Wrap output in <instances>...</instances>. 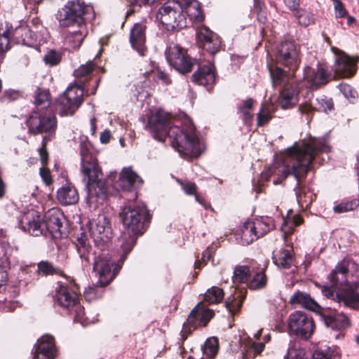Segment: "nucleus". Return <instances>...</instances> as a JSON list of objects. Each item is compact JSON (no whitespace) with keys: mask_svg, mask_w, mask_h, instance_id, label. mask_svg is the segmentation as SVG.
I'll use <instances>...</instances> for the list:
<instances>
[{"mask_svg":"<svg viewBox=\"0 0 359 359\" xmlns=\"http://www.w3.org/2000/svg\"><path fill=\"white\" fill-rule=\"evenodd\" d=\"M328 150L329 147L323 141L316 138H311L301 144L295 143L282 154L280 165L277 166L275 163L267 171L261 174L259 184L264 185V181H268L273 174L278 176L273 180L274 184H280L289 175H293L299 182V179L304 177L309 172L316 154Z\"/></svg>","mask_w":359,"mask_h":359,"instance_id":"obj_1","label":"nucleus"},{"mask_svg":"<svg viewBox=\"0 0 359 359\" xmlns=\"http://www.w3.org/2000/svg\"><path fill=\"white\" fill-rule=\"evenodd\" d=\"M146 129L158 141L163 142L169 137L172 146L184 158L197 157L201 154V147L193 124L189 122L186 129H182L173 125L171 115L163 110L158 109L150 115Z\"/></svg>","mask_w":359,"mask_h":359,"instance_id":"obj_2","label":"nucleus"},{"mask_svg":"<svg viewBox=\"0 0 359 359\" xmlns=\"http://www.w3.org/2000/svg\"><path fill=\"white\" fill-rule=\"evenodd\" d=\"M89 143L80 145L81 172L87 189L89 206L97 208L107 198L105 182L102 180V172L96 158L90 152Z\"/></svg>","mask_w":359,"mask_h":359,"instance_id":"obj_3","label":"nucleus"},{"mask_svg":"<svg viewBox=\"0 0 359 359\" xmlns=\"http://www.w3.org/2000/svg\"><path fill=\"white\" fill-rule=\"evenodd\" d=\"M120 217L126 231L118 239L122 250L120 262L123 263L126 255L133 248L137 236L142 235L147 229L150 215L144 205H126L123 207Z\"/></svg>","mask_w":359,"mask_h":359,"instance_id":"obj_4","label":"nucleus"},{"mask_svg":"<svg viewBox=\"0 0 359 359\" xmlns=\"http://www.w3.org/2000/svg\"><path fill=\"white\" fill-rule=\"evenodd\" d=\"M62 214L57 209L49 210L41 218L39 212L34 208H26L18 217V225L24 231L34 236L46 235L48 232L53 236L60 232Z\"/></svg>","mask_w":359,"mask_h":359,"instance_id":"obj_5","label":"nucleus"},{"mask_svg":"<svg viewBox=\"0 0 359 359\" xmlns=\"http://www.w3.org/2000/svg\"><path fill=\"white\" fill-rule=\"evenodd\" d=\"M115 261L112 260L109 255L102 252L95 256L93 271L99 278L97 284L94 287H89L84 291V297L88 302L101 297L102 287L109 284L115 277L121 268L119 263L114 264Z\"/></svg>","mask_w":359,"mask_h":359,"instance_id":"obj_6","label":"nucleus"},{"mask_svg":"<svg viewBox=\"0 0 359 359\" xmlns=\"http://www.w3.org/2000/svg\"><path fill=\"white\" fill-rule=\"evenodd\" d=\"M93 18L94 12L92 6L74 1H68L58 11L57 16L61 26L72 27L76 25L78 27L86 25L85 21Z\"/></svg>","mask_w":359,"mask_h":359,"instance_id":"obj_7","label":"nucleus"},{"mask_svg":"<svg viewBox=\"0 0 359 359\" xmlns=\"http://www.w3.org/2000/svg\"><path fill=\"white\" fill-rule=\"evenodd\" d=\"M330 285H324L337 292H341L351 283L359 280V264L350 260L339 263L328 276Z\"/></svg>","mask_w":359,"mask_h":359,"instance_id":"obj_8","label":"nucleus"},{"mask_svg":"<svg viewBox=\"0 0 359 359\" xmlns=\"http://www.w3.org/2000/svg\"><path fill=\"white\" fill-rule=\"evenodd\" d=\"M156 18L168 30L182 29L187 25L185 15L183 13L182 4L175 0H170L165 3L158 9Z\"/></svg>","mask_w":359,"mask_h":359,"instance_id":"obj_9","label":"nucleus"},{"mask_svg":"<svg viewBox=\"0 0 359 359\" xmlns=\"http://www.w3.org/2000/svg\"><path fill=\"white\" fill-rule=\"evenodd\" d=\"M321 291L328 299L342 302L345 306L355 309H359V280L351 283L346 289L336 294L335 291L327 287H324Z\"/></svg>","mask_w":359,"mask_h":359,"instance_id":"obj_10","label":"nucleus"},{"mask_svg":"<svg viewBox=\"0 0 359 359\" xmlns=\"http://www.w3.org/2000/svg\"><path fill=\"white\" fill-rule=\"evenodd\" d=\"M83 88L79 85L69 86L58 99L62 115H72L83 102Z\"/></svg>","mask_w":359,"mask_h":359,"instance_id":"obj_11","label":"nucleus"},{"mask_svg":"<svg viewBox=\"0 0 359 359\" xmlns=\"http://www.w3.org/2000/svg\"><path fill=\"white\" fill-rule=\"evenodd\" d=\"M27 126L32 134L46 133L50 135L55 132L57 121L53 114L44 115L41 111H34L27 120Z\"/></svg>","mask_w":359,"mask_h":359,"instance_id":"obj_12","label":"nucleus"},{"mask_svg":"<svg viewBox=\"0 0 359 359\" xmlns=\"http://www.w3.org/2000/svg\"><path fill=\"white\" fill-rule=\"evenodd\" d=\"M262 329L253 334V337H243L241 339V346L243 359H254L260 355L265 348V344L270 341L271 335L266 334L261 338Z\"/></svg>","mask_w":359,"mask_h":359,"instance_id":"obj_13","label":"nucleus"},{"mask_svg":"<svg viewBox=\"0 0 359 359\" xmlns=\"http://www.w3.org/2000/svg\"><path fill=\"white\" fill-rule=\"evenodd\" d=\"M213 316V311L206 309L203 303H198L190 313L187 323L184 324L181 332L183 340L187 338L188 334L191 333V328L194 330L198 325H206Z\"/></svg>","mask_w":359,"mask_h":359,"instance_id":"obj_14","label":"nucleus"},{"mask_svg":"<svg viewBox=\"0 0 359 359\" xmlns=\"http://www.w3.org/2000/svg\"><path fill=\"white\" fill-rule=\"evenodd\" d=\"M165 56L170 65L182 74L191 72L195 62L187 55L184 50L175 44L170 45L167 48Z\"/></svg>","mask_w":359,"mask_h":359,"instance_id":"obj_15","label":"nucleus"},{"mask_svg":"<svg viewBox=\"0 0 359 359\" xmlns=\"http://www.w3.org/2000/svg\"><path fill=\"white\" fill-rule=\"evenodd\" d=\"M288 326L290 332L302 338L308 339L313 334V319L302 311H295L290 315Z\"/></svg>","mask_w":359,"mask_h":359,"instance_id":"obj_16","label":"nucleus"},{"mask_svg":"<svg viewBox=\"0 0 359 359\" xmlns=\"http://www.w3.org/2000/svg\"><path fill=\"white\" fill-rule=\"evenodd\" d=\"M88 229L95 243H106L111 237V224L104 214H99L88 222Z\"/></svg>","mask_w":359,"mask_h":359,"instance_id":"obj_17","label":"nucleus"},{"mask_svg":"<svg viewBox=\"0 0 359 359\" xmlns=\"http://www.w3.org/2000/svg\"><path fill=\"white\" fill-rule=\"evenodd\" d=\"M276 60L278 62L290 67L294 72L299 62L298 50L292 41H284L278 48Z\"/></svg>","mask_w":359,"mask_h":359,"instance_id":"obj_18","label":"nucleus"},{"mask_svg":"<svg viewBox=\"0 0 359 359\" xmlns=\"http://www.w3.org/2000/svg\"><path fill=\"white\" fill-rule=\"evenodd\" d=\"M335 62L333 70L337 76L349 78L353 76L356 72V62L343 52L337 50Z\"/></svg>","mask_w":359,"mask_h":359,"instance_id":"obj_19","label":"nucleus"},{"mask_svg":"<svg viewBox=\"0 0 359 359\" xmlns=\"http://www.w3.org/2000/svg\"><path fill=\"white\" fill-rule=\"evenodd\" d=\"M192 81L210 90L215 81V67L211 63L199 65L197 71L191 76Z\"/></svg>","mask_w":359,"mask_h":359,"instance_id":"obj_20","label":"nucleus"},{"mask_svg":"<svg viewBox=\"0 0 359 359\" xmlns=\"http://www.w3.org/2000/svg\"><path fill=\"white\" fill-rule=\"evenodd\" d=\"M197 37L205 50L211 54H215L218 51L221 41L219 36L208 27H201L197 32Z\"/></svg>","mask_w":359,"mask_h":359,"instance_id":"obj_21","label":"nucleus"},{"mask_svg":"<svg viewBox=\"0 0 359 359\" xmlns=\"http://www.w3.org/2000/svg\"><path fill=\"white\" fill-rule=\"evenodd\" d=\"M145 29L146 26L143 23H135L130 34V42L132 47L141 55H144L146 51Z\"/></svg>","mask_w":359,"mask_h":359,"instance_id":"obj_22","label":"nucleus"},{"mask_svg":"<svg viewBox=\"0 0 359 359\" xmlns=\"http://www.w3.org/2000/svg\"><path fill=\"white\" fill-rule=\"evenodd\" d=\"M329 79L330 74L322 66H318L316 69L310 67L304 69V79L306 80L312 88L326 84Z\"/></svg>","mask_w":359,"mask_h":359,"instance_id":"obj_23","label":"nucleus"},{"mask_svg":"<svg viewBox=\"0 0 359 359\" xmlns=\"http://www.w3.org/2000/svg\"><path fill=\"white\" fill-rule=\"evenodd\" d=\"M142 184V180L130 168H123L120 173L116 186L123 190H130Z\"/></svg>","mask_w":359,"mask_h":359,"instance_id":"obj_24","label":"nucleus"},{"mask_svg":"<svg viewBox=\"0 0 359 359\" xmlns=\"http://www.w3.org/2000/svg\"><path fill=\"white\" fill-rule=\"evenodd\" d=\"M11 34L16 43L27 46H34L37 40L36 34L32 33L27 25H20L11 30Z\"/></svg>","mask_w":359,"mask_h":359,"instance_id":"obj_25","label":"nucleus"},{"mask_svg":"<svg viewBox=\"0 0 359 359\" xmlns=\"http://www.w3.org/2000/svg\"><path fill=\"white\" fill-rule=\"evenodd\" d=\"M55 301L61 306L67 309L74 307L79 303L78 295L75 292H71L63 285H60L55 293Z\"/></svg>","mask_w":359,"mask_h":359,"instance_id":"obj_26","label":"nucleus"},{"mask_svg":"<svg viewBox=\"0 0 359 359\" xmlns=\"http://www.w3.org/2000/svg\"><path fill=\"white\" fill-rule=\"evenodd\" d=\"M57 198L62 205H69L78 202L79 194L75 187L67 183L58 189Z\"/></svg>","mask_w":359,"mask_h":359,"instance_id":"obj_27","label":"nucleus"},{"mask_svg":"<svg viewBox=\"0 0 359 359\" xmlns=\"http://www.w3.org/2000/svg\"><path fill=\"white\" fill-rule=\"evenodd\" d=\"M290 302L292 305H300L313 311L317 312L320 310L319 304L306 292H296L290 297Z\"/></svg>","mask_w":359,"mask_h":359,"instance_id":"obj_28","label":"nucleus"},{"mask_svg":"<svg viewBox=\"0 0 359 359\" xmlns=\"http://www.w3.org/2000/svg\"><path fill=\"white\" fill-rule=\"evenodd\" d=\"M299 90L292 86H285L280 92L279 103L283 109H288L298 102Z\"/></svg>","mask_w":359,"mask_h":359,"instance_id":"obj_29","label":"nucleus"},{"mask_svg":"<svg viewBox=\"0 0 359 359\" xmlns=\"http://www.w3.org/2000/svg\"><path fill=\"white\" fill-rule=\"evenodd\" d=\"M324 321L327 327H329L332 330L341 331L349 326V320L348 317L342 313L329 315L325 317Z\"/></svg>","mask_w":359,"mask_h":359,"instance_id":"obj_30","label":"nucleus"},{"mask_svg":"<svg viewBox=\"0 0 359 359\" xmlns=\"http://www.w3.org/2000/svg\"><path fill=\"white\" fill-rule=\"evenodd\" d=\"M76 250L79 255L81 265L83 268L90 266L91 247L87 242L86 236H81L77 239Z\"/></svg>","mask_w":359,"mask_h":359,"instance_id":"obj_31","label":"nucleus"},{"mask_svg":"<svg viewBox=\"0 0 359 359\" xmlns=\"http://www.w3.org/2000/svg\"><path fill=\"white\" fill-rule=\"evenodd\" d=\"M78 29L69 31L65 38V43L74 49L78 48L88 34L86 25H81Z\"/></svg>","mask_w":359,"mask_h":359,"instance_id":"obj_32","label":"nucleus"},{"mask_svg":"<svg viewBox=\"0 0 359 359\" xmlns=\"http://www.w3.org/2000/svg\"><path fill=\"white\" fill-rule=\"evenodd\" d=\"M252 221H247L241 226L238 235L242 245H249L257 239Z\"/></svg>","mask_w":359,"mask_h":359,"instance_id":"obj_33","label":"nucleus"},{"mask_svg":"<svg viewBox=\"0 0 359 359\" xmlns=\"http://www.w3.org/2000/svg\"><path fill=\"white\" fill-rule=\"evenodd\" d=\"M183 13L187 15L191 20L200 22L203 20V15L198 1L190 0L186 1L183 5Z\"/></svg>","mask_w":359,"mask_h":359,"instance_id":"obj_34","label":"nucleus"},{"mask_svg":"<svg viewBox=\"0 0 359 359\" xmlns=\"http://www.w3.org/2000/svg\"><path fill=\"white\" fill-rule=\"evenodd\" d=\"M290 212L291 210L288 211L287 217L284 219L281 226L284 239H285L286 234L291 233L293 231L294 226L300 225L303 222V219L299 215H296L294 217H290Z\"/></svg>","mask_w":359,"mask_h":359,"instance_id":"obj_35","label":"nucleus"},{"mask_svg":"<svg viewBox=\"0 0 359 359\" xmlns=\"http://www.w3.org/2000/svg\"><path fill=\"white\" fill-rule=\"evenodd\" d=\"M219 350V344L218 340L215 337H210L208 338L203 348L202 351L203 355H205V359H213L215 358L218 353Z\"/></svg>","mask_w":359,"mask_h":359,"instance_id":"obj_36","label":"nucleus"},{"mask_svg":"<svg viewBox=\"0 0 359 359\" xmlns=\"http://www.w3.org/2000/svg\"><path fill=\"white\" fill-rule=\"evenodd\" d=\"M42 345L44 346L45 350L43 352H50V354L56 355V346L55 344V339L52 335L44 334L39 338L35 344L34 348L38 349V348Z\"/></svg>","mask_w":359,"mask_h":359,"instance_id":"obj_37","label":"nucleus"},{"mask_svg":"<svg viewBox=\"0 0 359 359\" xmlns=\"http://www.w3.org/2000/svg\"><path fill=\"white\" fill-rule=\"evenodd\" d=\"M252 222L255 227V230L256 235L257 236V238L263 236L274 227L273 223L269 218H262L252 221Z\"/></svg>","mask_w":359,"mask_h":359,"instance_id":"obj_38","label":"nucleus"},{"mask_svg":"<svg viewBox=\"0 0 359 359\" xmlns=\"http://www.w3.org/2000/svg\"><path fill=\"white\" fill-rule=\"evenodd\" d=\"M269 72L274 85L287 83L290 79V74L278 67H270Z\"/></svg>","mask_w":359,"mask_h":359,"instance_id":"obj_39","label":"nucleus"},{"mask_svg":"<svg viewBox=\"0 0 359 359\" xmlns=\"http://www.w3.org/2000/svg\"><path fill=\"white\" fill-rule=\"evenodd\" d=\"M244 295L236 293L226 300V307L231 314H235L242 306Z\"/></svg>","mask_w":359,"mask_h":359,"instance_id":"obj_40","label":"nucleus"},{"mask_svg":"<svg viewBox=\"0 0 359 359\" xmlns=\"http://www.w3.org/2000/svg\"><path fill=\"white\" fill-rule=\"evenodd\" d=\"M273 260L277 266L286 269L290 266L292 257L289 250H283L279 253V255H273Z\"/></svg>","mask_w":359,"mask_h":359,"instance_id":"obj_41","label":"nucleus"},{"mask_svg":"<svg viewBox=\"0 0 359 359\" xmlns=\"http://www.w3.org/2000/svg\"><path fill=\"white\" fill-rule=\"evenodd\" d=\"M72 309H74L75 313L74 317V323H79L82 325V326H87L91 323H95V320H90L88 317H85L84 309L79 304V303H77Z\"/></svg>","mask_w":359,"mask_h":359,"instance_id":"obj_42","label":"nucleus"},{"mask_svg":"<svg viewBox=\"0 0 359 359\" xmlns=\"http://www.w3.org/2000/svg\"><path fill=\"white\" fill-rule=\"evenodd\" d=\"M224 297V292L217 287H212L208 289L204 295V300L210 304L218 303Z\"/></svg>","mask_w":359,"mask_h":359,"instance_id":"obj_43","label":"nucleus"},{"mask_svg":"<svg viewBox=\"0 0 359 359\" xmlns=\"http://www.w3.org/2000/svg\"><path fill=\"white\" fill-rule=\"evenodd\" d=\"M250 276V269L248 266H238L235 268L233 271L234 283H245L248 280Z\"/></svg>","mask_w":359,"mask_h":359,"instance_id":"obj_44","label":"nucleus"},{"mask_svg":"<svg viewBox=\"0 0 359 359\" xmlns=\"http://www.w3.org/2000/svg\"><path fill=\"white\" fill-rule=\"evenodd\" d=\"M34 103L36 107L41 109L46 108L50 104L49 93L46 90L38 89L34 97Z\"/></svg>","mask_w":359,"mask_h":359,"instance_id":"obj_45","label":"nucleus"},{"mask_svg":"<svg viewBox=\"0 0 359 359\" xmlns=\"http://www.w3.org/2000/svg\"><path fill=\"white\" fill-rule=\"evenodd\" d=\"M267 283V278L263 271H259L254 275L253 278L248 283V287L252 290L262 289Z\"/></svg>","mask_w":359,"mask_h":359,"instance_id":"obj_46","label":"nucleus"},{"mask_svg":"<svg viewBox=\"0 0 359 359\" xmlns=\"http://www.w3.org/2000/svg\"><path fill=\"white\" fill-rule=\"evenodd\" d=\"M254 101L252 99H248L243 102L239 107V111L243 115V119L245 123L250 121L252 118L251 109L253 106Z\"/></svg>","mask_w":359,"mask_h":359,"instance_id":"obj_47","label":"nucleus"},{"mask_svg":"<svg viewBox=\"0 0 359 359\" xmlns=\"http://www.w3.org/2000/svg\"><path fill=\"white\" fill-rule=\"evenodd\" d=\"M13 248L10 244L4 241H0V262L2 264H8V256L12 253Z\"/></svg>","mask_w":359,"mask_h":359,"instance_id":"obj_48","label":"nucleus"},{"mask_svg":"<svg viewBox=\"0 0 359 359\" xmlns=\"http://www.w3.org/2000/svg\"><path fill=\"white\" fill-rule=\"evenodd\" d=\"M271 105H264L262 107L257 114V125L259 126H264L271 119Z\"/></svg>","mask_w":359,"mask_h":359,"instance_id":"obj_49","label":"nucleus"},{"mask_svg":"<svg viewBox=\"0 0 359 359\" xmlns=\"http://www.w3.org/2000/svg\"><path fill=\"white\" fill-rule=\"evenodd\" d=\"M95 68V64L92 61H88L85 65H81L74 71V76L76 78H82L90 74Z\"/></svg>","mask_w":359,"mask_h":359,"instance_id":"obj_50","label":"nucleus"},{"mask_svg":"<svg viewBox=\"0 0 359 359\" xmlns=\"http://www.w3.org/2000/svg\"><path fill=\"white\" fill-rule=\"evenodd\" d=\"M331 348L327 346L318 347L313 353L311 359H331Z\"/></svg>","mask_w":359,"mask_h":359,"instance_id":"obj_51","label":"nucleus"},{"mask_svg":"<svg viewBox=\"0 0 359 359\" xmlns=\"http://www.w3.org/2000/svg\"><path fill=\"white\" fill-rule=\"evenodd\" d=\"M284 359H306L305 351L301 348L290 347L284 356Z\"/></svg>","mask_w":359,"mask_h":359,"instance_id":"obj_52","label":"nucleus"},{"mask_svg":"<svg viewBox=\"0 0 359 359\" xmlns=\"http://www.w3.org/2000/svg\"><path fill=\"white\" fill-rule=\"evenodd\" d=\"M297 18L299 23L304 27H307L313 22V16L312 13L306 11H300Z\"/></svg>","mask_w":359,"mask_h":359,"instance_id":"obj_53","label":"nucleus"},{"mask_svg":"<svg viewBox=\"0 0 359 359\" xmlns=\"http://www.w3.org/2000/svg\"><path fill=\"white\" fill-rule=\"evenodd\" d=\"M45 348L41 345L38 349L34 348L32 351L33 359H54L55 355L50 354V352H43Z\"/></svg>","mask_w":359,"mask_h":359,"instance_id":"obj_54","label":"nucleus"},{"mask_svg":"<svg viewBox=\"0 0 359 359\" xmlns=\"http://www.w3.org/2000/svg\"><path fill=\"white\" fill-rule=\"evenodd\" d=\"M177 182L180 184L182 189L187 195H194L196 193V185L191 182H182L177 180Z\"/></svg>","mask_w":359,"mask_h":359,"instance_id":"obj_55","label":"nucleus"},{"mask_svg":"<svg viewBox=\"0 0 359 359\" xmlns=\"http://www.w3.org/2000/svg\"><path fill=\"white\" fill-rule=\"evenodd\" d=\"M38 270L39 272L45 275L53 274L55 272V269L53 264L46 261H41L39 263Z\"/></svg>","mask_w":359,"mask_h":359,"instance_id":"obj_56","label":"nucleus"},{"mask_svg":"<svg viewBox=\"0 0 359 359\" xmlns=\"http://www.w3.org/2000/svg\"><path fill=\"white\" fill-rule=\"evenodd\" d=\"M60 60V55L55 50H50L44 56V62L52 66L57 65Z\"/></svg>","mask_w":359,"mask_h":359,"instance_id":"obj_57","label":"nucleus"},{"mask_svg":"<svg viewBox=\"0 0 359 359\" xmlns=\"http://www.w3.org/2000/svg\"><path fill=\"white\" fill-rule=\"evenodd\" d=\"M334 3V8L336 18H344L347 15L342 2L340 0H332Z\"/></svg>","mask_w":359,"mask_h":359,"instance_id":"obj_58","label":"nucleus"},{"mask_svg":"<svg viewBox=\"0 0 359 359\" xmlns=\"http://www.w3.org/2000/svg\"><path fill=\"white\" fill-rule=\"evenodd\" d=\"M340 91L343 93L345 97L346 98H354L356 95V92L354 90L351 86L348 84H341L339 85Z\"/></svg>","mask_w":359,"mask_h":359,"instance_id":"obj_59","label":"nucleus"},{"mask_svg":"<svg viewBox=\"0 0 359 359\" xmlns=\"http://www.w3.org/2000/svg\"><path fill=\"white\" fill-rule=\"evenodd\" d=\"M156 79L158 80H161L162 83L168 85L171 83V80L165 72L161 70L160 69H157L156 71L154 72Z\"/></svg>","mask_w":359,"mask_h":359,"instance_id":"obj_60","label":"nucleus"},{"mask_svg":"<svg viewBox=\"0 0 359 359\" xmlns=\"http://www.w3.org/2000/svg\"><path fill=\"white\" fill-rule=\"evenodd\" d=\"M39 174L46 185H50L52 183L53 180L49 170L42 167L40 168Z\"/></svg>","mask_w":359,"mask_h":359,"instance_id":"obj_61","label":"nucleus"},{"mask_svg":"<svg viewBox=\"0 0 359 359\" xmlns=\"http://www.w3.org/2000/svg\"><path fill=\"white\" fill-rule=\"evenodd\" d=\"M9 266V262L8 264H2L0 262V285L4 284L7 280V269Z\"/></svg>","mask_w":359,"mask_h":359,"instance_id":"obj_62","label":"nucleus"},{"mask_svg":"<svg viewBox=\"0 0 359 359\" xmlns=\"http://www.w3.org/2000/svg\"><path fill=\"white\" fill-rule=\"evenodd\" d=\"M297 201L298 203L303 208L305 206L306 208L311 203V200L307 201L306 196L305 194L303 193L302 191H299V192L296 193Z\"/></svg>","mask_w":359,"mask_h":359,"instance_id":"obj_63","label":"nucleus"},{"mask_svg":"<svg viewBox=\"0 0 359 359\" xmlns=\"http://www.w3.org/2000/svg\"><path fill=\"white\" fill-rule=\"evenodd\" d=\"M350 210H352V207L349 204H343V203H341V204H339L338 205H336L334 208V212H337V213L347 212V211H348Z\"/></svg>","mask_w":359,"mask_h":359,"instance_id":"obj_64","label":"nucleus"}]
</instances>
